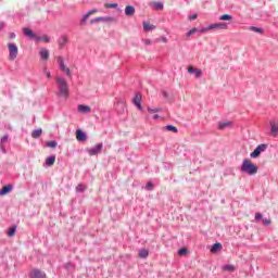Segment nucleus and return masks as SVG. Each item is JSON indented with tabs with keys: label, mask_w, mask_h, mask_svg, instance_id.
<instances>
[{
	"label": "nucleus",
	"mask_w": 278,
	"mask_h": 278,
	"mask_svg": "<svg viewBox=\"0 0 278 278\" xmlns=\"http://www.w3.org/2000/svg\"><path fill=\"white\" fill-rule=\"evenodd\" d=\"M23 31H24V36H27V38H33L34 40H36V42H42V38L36 35L34 30L29 28H24Z\"/></svg>",
	"instance_id": "7"
},
{
	"label": "nucleus",
	"mask_w": 278,
	"mask_h": 278,
	"mask_svg": "<svg viewBox=\"0 0 278 278\" xmlns=\"http://www.w3.org/2000/svg\"><path fill=\"white\" fill-rule=\"evenodd\" d=\"M103 151V142H100L92 147L91 149L87 150L88 155L93 156V155H99Z\"/></svg>",
	"instance_id": "6"
},
{
	"label": "nucleus",
	"mask_w": 278,
	"mask_h": 278,
	"mask_svg": "<svg viewBox=\"0 0 278 278\" xmlns=\"http://www.w3.org/2000/svg\"><path fill=\"white\" fill-rule=\"evenodd\" d=\"M270 223H271L270 219H266V218L263 219V224H264V225H270Z\"/></svg>",
	"instance_id": "48"
},
{
	"label": "nucleus",
	"mask_w": 278,
	"mask_h": 278,
	"mask_svg": "<svg viewBox=\"0 0 278 278\" xmlns=\"http://www.w3.org/2000/svg\"><path fill=\"white\" fill-rule=\"evenodd\" d=\"M162 94L164 97V99H168V92H166L165 90L162 91Z\"/></svg>",
	"instance_id": "49"
},
{
	"label": "nucleus",
	"mask_w": 278,
	"mask_h": 278,
	"mask_svg": "<svg viewBox=\"0 0 278 278\" xmlns=\"http://www.w3.org/2000/svg\"><path fill=\"white\" fill-rule=\"evenodd\" d=\"M223 250V244L220 242H216L211 248V253H218V251Z\"/></svg>",
	"instance_id": "16"
},
{
	"label": "nucleus",
	"mask_w": 278,
	"mask_h": 278,
	"mask_svg": "<svg viewBox=\"0 0 278 278\" xmlns=\"http://www.w3.org/2000/svg\"><path fill=\"white\" fill-rule=\"evenodd\" d=\"M65 270H71V268H75V264L68 262V263H65L64 266Z\"/></svg>",
	"instance_id": "37"
},
{
	"label": "nucleus",
	"mask_w": 278,
	"mask_h": 278,
	"mask_svg": "<svg viewBox=\"0 0 278 278\" xmlns=\"http://www.w3.org/2000/svg\"><path fill=\"white\" fill-rule=\"evenodd\" d=\"M55 81L59 86V90L56 92L58 97H63L64 99H68V83H66V78L58 76Z\"/></svg>",
	"instance_id": "1"
},
{
	"label": "nucleus",
	"mask_w": 278,
	"mask_h": 278,
	"mask_svg": "<svg viewBox=\"0 0 278 278\" xmlns=\"http://www.w3.org/2000/svg\"><path fill=\"white\" fill-rule=\"evenodd\" d=\"M146 190H148V192H151L153 190V182L152 181L147 182Z\"/></svg>",
	"instance_id": "38"
},
{
	"label": "nucleus",
	"mask_w": 278,
	"mask_h": 278,
	"mask_svg": "<svg viewBox=\"0 0 278 278\" xmlns=\"http://www.w3.org/2000/svg\"><path fill=\"white\" fill-rule=\"evenodd\" d=\"M105 8H112V9L118 8V3H106Z\"/></svg>",
	"instance_id": "43"
},
{
	"label": "nucleus",
	"mask_w": 278,
	"mask_h": 278,
	"mask_svg": "<svg viewBox=\"0 0 278 278\" xmlns=\"http://www.w3.org/2000/svg\"><path fill=\"white\" fill-rule=\"evenodd\" d=\"M165 129L167 131H172L173 134H177L179 131V129H177V127L174 125H167V126H165Z\"/></svg>",
	"instance_id": "29"
},
{
	"label": "nucleus",
	"mask_w": 278,
	"mask_h": 278,
	"mask_svg": "<svg viewBox=\"0 0 278 278\" xmlns=\"http://www.w3.org/2000/svg\"><path fill=\"white\" fill-rule=\"evenodd\" d=\"M14 189L13 185H5L0 189V197H5V194H10Z\"/></svg>",
	"instance_id": "12"
},
{
	"label": "nucleus",
	"mask_w": 278,
	"mask_h": 278,
	"mask_svg": "<svg viewBox=\"0 0 278 278\" xmlns=\"http://www.w3.org/2000/svg\"><path fill=\"white\" fill-rule=\"evenodd\" d=\"M39 38H41V40H43V42H51V38L47 35H43V36H39Z\"/></svg>",
	"instance_id": "42"
},
{
	"label": "nucleus",
	"mask_w": 278,
	"mask_h": 278,
	"mask_svg": "<svg viewBox=\"0 0 278 278\" xmlns=\"http://www.w3.org/2000/svg\"><path fill=\"white\" fill-rule=\"evenodd\" d=\"M232 126H233V122H218L219 131H223L227 129V127H232Z\"/></svg>",
	"instance_id": "14"
},
{
	"label": "nucleus",
	"mask_w": 278,
	"mask_h": 278,
	"mask_svg": "<svg viewBox=\"0 0 278 278\" xmlns=\"http://www.w3.org/2000/svg\"><path fill=\"white\" fill-rule=\"evenodd\" d=\"M40 136H42V128L33 130L31 138H34L35 140H38Z\"/></svg>",
	"instance_id": "22"
},
{
	"label": "nucleus",
	"mask_w": 278,
	"mask_h": 278,
	"mask_svg": "<svg viewBox=\"0 0 278 278\" xmlns=\"http://www.w3.org/2000/svg\"><path fill=\"white\" fill-rule=\"evenodd\" d=\"M29 278H47V274L38 268L30 271Z\"/></svg>",
	"instance_id": "9"
},
{
	"label": "nucleus",
	"mask_w": 278,
	"mask_h": 278,
	"mask_svg": "<svg viewBox=\"0 0 278 278\" xmlns=\"http://www.w3.org/2000/svg\"><path fill=\"white\" fill-rule=\"evenodd\" d=\"M229 26L227 25V23H215V24H211L207 27L201 28L200 29V34H205V31H210L213 29H228Z\"/></svg>",
	"instance_id": "3"
},
{
	"label": "nucleus",
	"mask_w": 278,
	"mask_h": 278,
	"mask_svg": "<svg viewBox=\"0 0 278 278\" xmlns=\"http://www.w3.org/2000/svg\"><path fill=\"white\" fill-rule=\"evenodd\" d=\"M178 255H188V249L187 248H181L178 250Z\"/></svg>",
	"instance_id": "36"
},
{
	"label": "nucleus",
	"mask_w": 278,
	"mask_h": 278,
	"mask_svg": "<svg viewBox=\"0 0 278 278\" xmlns=\"http://www.w3.org/2000/svg\"><path fill=\"white\" fill-rule=\"evenodd\" d=\"M143 29L144 31H152V29H155V25H151L147 22H143Z\"/></svg>",
	"instance_id": "27"
},
{
	"label": "nucleus",
	"mask_w": 278,
	"mask_h": 278,
	"mask_svg": "<svg viewBox=\"0 0 278 278\" xmlns=\"http://www.w3.org/2000/svg\"><path fill=\"white\" fill-rule=\"evenodd\" d=\"M76 140L78 142H86L88 140V135L81 129L76 130Z\"/></svg>",
	"instance_id": "11"
},
{
	"label": "nucleus",
	"mask_w": 278,
	"mask_h": 278,
	"mask_svg": "<svg viewBox=\"0 0 278 278\" xmlns=\"http://www.w3.org/2000/svg\"><path fill=\"white\" fill-rule=\"evenodd\" d=\"M55 164V154H52L46 159V166H53Z\"/></svg>",
	"instance_id": "21"
},
{
	"label": "nucleus",
	"mask_w": 278,
	"mask_h": 278,
	"mask_svg": "<svg viewBox=\"0 0 278 278\" xmlns=\"http://www.w3.org/2000/svg\"><path fill=\"white\" fill-rule=\"evenodd\" d=\"M96 21H98V23H112V21H114V17L111 16H100V17H96Z\"/></svg>",
	"instance_id": "18"
},
{
	"label": "nucleus",
	"mask_w": 278,
	"mask_h": 278,
	"mask_svg": "<svg viewBox=\"0 0 278 278\" xmlns=\"http://www.w3.org/2000/svg\"><path fill=\"white\" fill-rule=\"evenodd\" d=\"M132 103L140 112H142V93L137 92L132 99Z\"/></svg>",
	"instance_id": "8"
},
{
	"label": "nucleus",
	"mask_w": 278,
	"mask_h": 278,
	"mask_svg": "<svg viewBox=\"0 0 278 278\" xmlns=\"http://www.w3.org/2000/svg\"><path fill=\"white\" fill-rule=\"evenodd\" d=\"M56 62L59 64L60 71H64L66 68V65L64 64V58L58 56Z\"/></svg>",
	"instance_id": "25"
},
{
	"label": "nucleus",
	"mask_w": 278,
	"mask_h": 278,
	"mask_svg": "<svg viewBox=\"0 0 278 278\" xmlns=\"http://www.w3.org/2000/svg\"><path fill=\"white\" fill-rule=\"evenodd\" d=\"M266 149H268V144H266V143L258 144L254 149V151L250 153V157H253V159L260 157V155H262V153H264V151H266Z\"/></svg>",
	"instance_id": "5"
},
{
	"label": "nucleus",
	"mask_w": 278,
	"mask_h": 278,
	"mask_svg": "<svg viewBox=\"0 0 278 278\" xmlns=\"http://www.w3.org/2000/svg\"><path fill=\"white\" fill-rule=\"evenodd\" d=\"M162 42H168V39L166 37L161 38Z\"/></svg>",
	"instance_id": "53"
},
{
	"label": "nucleus",
	"mask_w": 278,
	"mask_h": 278,
	"mask_svg": "<svg viewBox=\"0 0 278 278\" xmlns=\"http://www.w3.org/2000/svg\"><path fill=\"white\" fill-rule=\"evenodd\" d=\"M94 23H99V20H97V17H94L93 20L90 21L91 25H94Z\"/></svg>",
	"instance_id": "50"
},
{
	"label": "nucleus",
	"mask_w": 278,
	"mask_h": 278,
	"mask_svg": "<svg viewBox=\"0 0 278 278\" xmlns=\"http://www.w3.org/2000/svg\"><path fill=\"white\" fill-rule=\"evenodd\" d=\"M97 9H92L91 11H88L86 14H89V16H92V14H96Z\"/></svg>",
	"instance_id": "46"
},
{
	"label": "nucleus",
	"mask_w": 278,
	"mask_h": 278,
	"mask_svg": "<svg viewBox=\"0 0 278 278\" xmlns=\"http://www.w3.org/2000/svg\"><path fill=\"white\" fill-rule=\"evenodd\" d=\"M46 147H48L50 149H55V147H58V141H55V140L47 141Z\"/></svg>",
	"instance_id": "30"
},
{
	"label": "nucleus",
	"mask_w": 278,
	"mask_h": 278,
	"mask_svg": "<svg viewBox=\"0 0 278 278\" xmlns=\"http://www.w3.org/2000/svg\"><path fill=\"white\" fill-rule=\"evenodd\" d=\"M153 10H156L157 12H162L164 10V3L162 2H154L152 3Z\"/></svg>",
	"instance_id": "24"
},
{
	"label": "nucleus",
	"mask_w": 278,
	"mask_h": 278,
	"mask_svg": "<svg viewBox=\"0 0 278 278\" xmlns=\"http://www.w3.org/2000/svg\"><path fill=\"white\" fill-rule=\"evenodd\" d=\"M63 73H65V75H66L67 77H73V73H71V68H68V67H65V68L63 70Z\"/></svg>",
	"instance_id": "40"
},
{
	"label": "nucleus",
	"mask_w": 278,
	"mask_h": 278,
	"mask_svg": "<svg viewBox=\"0 0 278 278\" xmlns=\"http://www.w3.org/2000/svg\"><path fill=\"white\" fill-rule=\"evenodd\" d=\"M139 257H141V260H147L149 257V250L147 249L139 250Z\"/></svg>",
	"instance_id": "26"
},
{
	"label": "nucleus",
	"mask_w": 278,
	"mask_h": 278,
	"mask_svg": "<svg viewBox=\"0 0 278 278\" xmlns=\"http://www.w3.org/2000/svg\"><path fill=\"white\" fill-rule=\"evenodd\" d=\"M0 149H1L2 152L5 153V146L3 143L0 144Z\"/></svg>",
	"instance_id": "52"
},
{
	"label": "nucleus",
	"mask_w": 278,
	"mask_h": 278,
	"mask_svg": "<svg viewBox=\"0 0 278 278\" xmlns=\"http://www.w3.org/2000/svg\"><path fill=\"white\" fill-rule=\"evenodd\" d=\"M8 138H9V136H8V135H4V136L1 138V140H0L1 144H3V142H8Z\"/></svg>",
	"instance_id": "44"
},
{
	"label": "nucleus",
	"mask_w": 278,
	"mask_h": 278,
	"mask_svg": "<svg viewBox=\"0 0 278 278\" xmlns=\"http://www.w3.org/2000/svg\"><path fill=\"white\" fill-rule=\"evenodd\" d=\"M39 55H40L41 60H43V61L49 60V50H47V49H41V50L39 51Z\"/></svg>",
	"instance_id": "20"
},
{
	"label": "nucleus",
	"mask_w": 278,
	"mask_h": 278,
	"mask_svg": "<svg viewBox=\"0 0 278 278\" xmlns=\"http://www.w3.org/2000/svg\"><path fill=\"white\" fill-rule=\"evenodd\" d=\"M88 18H90V16L86 13L80 21V25H86V21H88Z\"/></svg>",
	"instance_id": "39"
},
{
	"label": "nucleus",
	"mask_w": 278,
	"mask_h": 278,
	"mask_svg": "<svg viewBox=\"0 0 278 278\" xmlns=\"http://www.w3.org/2000/svg\"><path fill=\"white\" fill-rule=\"evenodd\" d=\"M269 125L271 127V134H273L274 138H277V134H278V119L277 121L271 119L269 122Z\"/></svg>",
	"instance_id": "13"
},
{
	"label": "nucleus",
	"mask_w": 278,
	"mask_h": 278,
	"mask_svg": "<svg viewBox=\"0 0 278 278\" xmlns=\"http://www.w3.org/2000/svg\"><path fill=\"white\" fill-rule=\"evenodd\" d=\"M159 118H160V115H157V114L153 115L154 121H157Z\"/></svg>",
	"instance_id": "54"
},
{
	"label": "nucleus",
	"mask_w": 278,
	"mask_h": 278,
	"mask_svg": "<svg viewBox=\"0 0 278 278\" xmlns=\"http://www.w3.org/2000/svg\"><path fill=\"white\" fill-rule=\"evenodd\" d=\"M46 76L49 78V77H51V72H47L46 71Z\"/></svg>",
	"instance_id": "55"
},
{
	"label": "nucleus",
	"mask_w": 278,
	"mask_h": 278,
	"mask_svg": "<svg viewBox=\"0 0 278 278\" xmlns=\"http://www.w3.org/2000/svg\"><path fill=\"white\" fill-rule=\"evenodd\" d=\"M148 112H149V114H155L157 112H162V109H160V108H155V109L148 108Z\"/></svg>",
	"instance_id": "35"
},
{
	"label": "nucleus",
	"mask_w": 278,
	"mask_h": 278,
	"mask_svg": "<svg viewBox=\"0 0 278 278\" xmlns=\"http://www.w3.org/2000/svg\"><path fill=\"white\" fill-rule=\"evenodd\" d=\"M4 28H5V23L0 22V31H1V29H4Z\"/></svg>",
	"instance_id": "51"
},
{
	"label": "nucleus",
	"mask_w": 278,
	"mask_h": 278,
	"mask_svg": "<svg viewBox=\"0 0 278 278\" xmlns=\"http://www.w3.org/2000/svg\"><path fill=\"white\" fill-rule=\"evenodd\" d=\"M7 236H9V238H14V236H16V225H13L8 229Z\"/></svg>",
	"instance_id": "23"
},
{
	"label": "nucleus",
	"mask_w": 278,
	"mask_h": 278,
	"mask_svg": "<svg viewBox=\"0 0 278 278\" xmlns=\"http://www.w3.org/2000/svg\"><path fill=\"white\" fill-rule=\"evenodd\" d=\"M223 270H228V273H233L236 267L233 265H224Z\"/></svg>",
	"instance_id": "33"
},
{
	"label": "nucleus",
	"mask_w": 278,
	"mask_h": 278,
	"mask_svg": "<svg viewBox=\"0 0 278 278\" xmlns=\"http://www.w3.org/2000/svg\"><path fill=\"white\" fill-rule=\"evenodd\" d=\"M9 38H10L11 40H14V38H16V34L10 33V34H9Z\"/></svg>",
	"instance_id": "47"
},
{
	"label": "nucleus",
	"mask_w": 278,
	"mask_h": 278,
	"mask_svg": "<svg viewBox=\"0 0 278 278\" xmlns=\"http://www.w3.org/2000/svg\"><path fill=\"white\" fill-rule=\"evenodd\" d=\"M8 48H9V60L11 62H14V60L18 58V47L13 42H9Z\"/></svg>",
	"instance_id": "4"
},
{
	"label": "nucleus",
	"mask_w": 278,
	"mask_h": 278,
	"mask_svg": "<svg viewBox=\"0 0 278 278\" xmlns=\"http://www.w3.org/2000/svg\"><path fill=\"white\" fill-rule=\"evenodd\" d=\"M78 112H83L84 114H88V112H92V109L89 105L79 104Z\"/></svg>",
	"instance_id": "17"
},
{
	"label": "nucleus",
	"mask_w": 278,
	"mask_h": 278,
	"mask_svg": "<svg viewBox=\"0 0 278 278\" xmlns=\"http://www.w3.org/2000/svg\"><path fill=\"white\" fill-rule=\"evenodd\" d=\"M66 42H68V37L62 36V37L59 39V49H64Z\"/></svg>",
	"instance_id": "19"
},
{
	"label": "nucleus",
	"mask_w": 278,
	"mask_h": 278,
	"mask_svg": "<svg viewBox=\"0 0 278 278\" xmlns=\"http://www.w3.org/2000/svg\"><path fill=\"white\" fill-rule=\"evenodd\" d=\"M87 186L84 185V184H79L77 187H76V192H86L87 190Z\"/></svg>",
	"instance_id": "31"
},
{
	"label": "nucleus",
	"mask_w": 278,
	"mask_h": 278,
	"mask_svg": "<svg viewBox=\"0 0 278 278\" xmlns=\"http://www.w3.org/2000/svg\"><path fill=\"white\" fill-rule=\"evenodd\" d=\"M125 14L127 16H134V14H136V8H134V5H127L125 8Z\"/></svg>",
	"instance_id": "15"
},
{
	"label": "nucleus",
	"mask_w": 278,
	"mask_h": 278,
	"mask_svg": "<svg viewBox=\"0 0 278 278\" xmlns=\"http://www.w3.org/2000/svg\"><path fill=\"white\" fill-rule=\"evenodd\" d=\"M255 220H262V213L255 214Z\"/></svg>",
	"instance_id": "45"
},
{
	"label": "nucleus",
	"mask_w": 278,
	"mask_h": 278,
	"mask_svg": "<svg viewBox=\"0 0 278 278\" xmlns=\"http://www.w3.org/2000/svg\"><path fill=\"white\" fill-rule=\"evenodd\" d=\"M241 173L253 176L257 175L258 167L255 163L251 162L249 159H244L240 168Z\"/></svg>",
	"instance_id": "2"
},
{
	"label": "nucleus",
	"mask_w": 278,
	"mask_h": 278,
	"mask_svg": "<svg viewBox=\"0 0 278 278\" xmlns=\"http://www.w3.org/2000/svg\"><path fill=\"white\" fill-rule=\"evenodd\" d=\"M199 18V14L194 13L188 16V21H197Z\"/></svg>",
	"instance_id": "41"
},
{
	"label": "nucleus",
	"mask_w": 278,
	"mask_h": 278,
	"mask_svg": "<svg viewBox=\"0 0 278 278\" xmlns=\"http://www.w3.org/2000/svg\"><path fill=\"white\" fill-rule=\"evenodd\" d=\"M219 21H233V16L229 14H224L219 16Z\"/></svg>",
	"instance_id": "32"
},
{
	"label": "nucleus",
	"mask_w": 278,
	"mask_h": 278,
	"mask_svg": "<svg viewBox=\"0 0 278 278\" xmlns=\"http://www.w3.org/2000/svg\"><path fill=\"white\" fill-rule=\"evenodd\" d=\"M188 73L190 75L195 74V78L197 79H201V77H203V71H201V70H199V68H197V67H194L192 65L188 67Z\"/></svg>",
	"instance_id": "10"
},
{
	"label": "nucleus",
	"mask_w": 278,
	"mask_h": 278,
	"mask_svg": "<svg viewBox=\"0 0 278 278\" xmlns=\"http://www.w3.org/2000/svg\"><path fill=\"white\" fill-rule=\"evenodd\" d=\"M197 31H201V29L199 28H192L189 31H187L186 36L187 38H190V36H192V34H197Z\"/></svg>",
	"instance_id": "34"
},
{
	"label": "nucleus",
	"mask_w": 278,
	"mask_h": 278,
	"mask_svg": "<svg viewBox=\"0 0 278 278\" xmlns=\"http://www.w3.org/2000/svg\"><path fill=\"white\" fill-rule=\"evenodd\" d=\"M250 31H255L256 34H264V28L257 26H250Z\"/></svg>",
	"instance_id": "28"
}]
</instances>
